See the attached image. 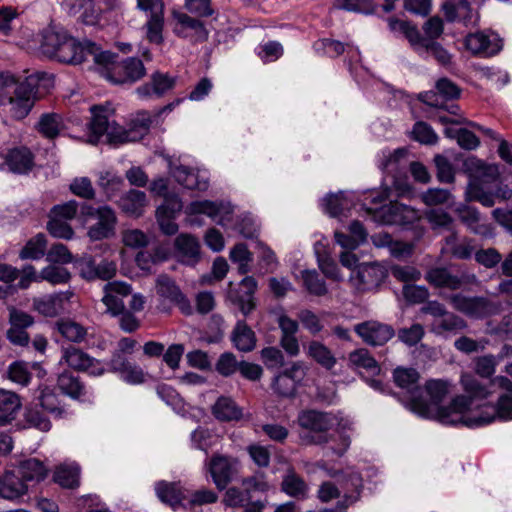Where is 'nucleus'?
Returning a JSON list of instances; mask_svg holds the SVG:
<instances>
[{
  "instance_id": "5",
  "label": "nucleus",
  "mask_w": 512,
  "mask_h": 512,
  "mask_svg": "<svg viewBox=\"0 0 512 512\" xmlns=\"http://www.w3.org/2000/svg\"><path fill=\"white\" fill-rule=\"evenodd\" d=\"M80 219L84 223L91 219L96 220L87 231V236L92 241L109 239L116 234L117 215L109 205L94 207L91 204L83 203L80 207Z\"/></svg>"
},
{
  "instance_id": "36",
  "label": "nucleus",
  "mask_w": 512,
  "mask_h": 512,
  "mask_svg": "<svg viewBox=\"0 0 512 512\" xmlns=\"http://www.w3.org/2000/svg\"><path fill=\"white\" fill-rule=\"evenodd\" d=\"M23 422V424H17L20 429L35 428L42 432H47L51 429V422L49 418L36 403H32L25 407Z\"/></svg>"
},
{
  "instance_id": "49",
  "label": "nucleus",
  "mask_w": 512,
  "mask_h": 512,
  "mask_svg": "<svg viewBox=\"0 0 512 512\" xmlns=\"http://www.w3.org/2000/svg\"><path fill=\"white\" fill-rule=\"evenodd\" d=\"M46 245V236L43 233H38L26 242L19 252V258L21 260H39L45 255Z\"/></svg>"
},
{
  "instance_id": "1",
  "label": "nucleus",
  "mask_w": 512,
  "mask_h": 512,
  "mask_svg": "<svg viewBox=\"0 0 512 512\" xmlns=\"http://www.w3.org/2000/svg\"><path fill=\"white\" fill-rule=\"evenodd\" d=\"M466 395L456 396L448 406H440L448 393V383L443 380H429L421 392L407 402V407L413 413L424 417L434 418L445 425H458L462 413L470 410L474 401L482 400L489 394L486 387L471 375L461 378Z\"/></svg>"
},
{
  "instance_id": "23",
  "label": "nucleus",
  "mask_w": 512,
  "mask_h": 512,
  "mask_svg": "<svg viewBox=\"0 0 512 512\" xmlns=\"http://www.w3.org/2000/svg\"><path fill=\"white\" fill-rule=\"evenodd\" d=\"M146 74L143 62L136 57H128L118 66L117 72L108 73V80L114 84H133Z\"/></svg>"
},
{
  "instance_id": "17",
  "label": "nucleus",
  "mask_w": 512,
  "mask_h": 512,
  "mask_svg": "<svg viewBox=\"0 0 512 512\" xmlns=\"http://www.w3.org/2000/svg\"><path fill=\"white\" fill-rule=\"evenodd\" d=\"M354 330L366 344L371 346H382L395 335L392 326L374 320L358 323Z\"/></svg>"
},
{
  "instance_id": "25",
  "label": "nucleus",
  "mask_w": 512,
  "mask_h": 512,
  "mask_svg": "<svg viewBox=\"0 0 512 512\" xmlns=\"http://www.w3.org/2000/svg\"><path fill=\"white\" fill-rule=\"evenodd\" d=\"M391 175V186L381 192L370 193V195L365 198V201H369L370 204H382L386 199L392 196L405 197L412 193L413 188L406 174L402 176L399 172Z\"/></svg>"
},
{
  "instance_id": "39",
  "label": "nucleus",
  "mask_w": 512,
  "mask_h": 512,
  "mask_svg": "<svg viewBox=\"0 0 512 512\" xmlns=\"http://www.w3.org/2000/svg\"><path fill=\"white\" fill-rule=\"evenodd\" d=\"M448 252L453 258L459 260H468L475 256L476 245L474 239L462 238L458 239L456 233H452L445 239Z\"/></svg>"
},
{
  "instance_id": "52",
  "label": "nucleus",
  "mask_w": 512,
  "mask_h": 512,
  "mask_svg": "<svg viewBox=\"0 0 512 512\" xmlns=\"http://www.w3.org/2000/svg\"><path fill=\"white\" fill-rule=\"evenodd\" d=\"M407 154L406 148H397L393 152L383 151L379 168L388 174L399 173Z\"/></svg>"
},
{
  "instance_id": "19",
  "label": "nucleus",
  "mask_w": 512,
  "mask_h": 512,
  "mask_svg": "<svg viewBox=\"0 0 512 512\" xmlns=\"http://www.w3.org/2000/svg\"><path fill=\"white\" fill-rule=\"evenodd\" d=\"M107 366L108 371L118 374L128 384L137 385L145 381L143 369L120 353H112Z\"/></svg>"
},
{
  "instance_id": "56",
  "label": "nucleus",
  "mask_w": 512,
  "mask_h": 512,
  "mask_svg": "<svg viewBox=\"0 0 512 512\" xmlns=\"http://www.w3.org/2000/svg\"><path fill=\"white\" fill-rule=\"evenodd\" d=\"M467 411L468 410L462 413V419L459 421L458 425L470 428L483 426L491 423L498 416L496 407L491 405H484L479 415L475 417L467 416Z\"/></svg>"
},
{
  "instance_id": "34",
  "label": "nucleus",
  "mask_w": 512,
  "mask_h": 512,
  "mask_svg": "<svg viewBox=\"0 0 512 512\" xmlns=\"http://www.w3.org/2000/svg\"><path fill=\"white\" fill-rule=\"evenodd\" d=\"M467 328V322L460 316L447 312L444 317L434 319L431 323V332L436 335L446 336L457 334Z\"/></svg>"
},
{
  "instance_id": "12",
  "label": "nucleus",
  "mask_w": 512,
  "mask_h": 512,
  "mask_svg": "<svg viewBox=\"0 0 512 512\" xmlns=\"http://www.w3.org/2000/svg\"><path fill=\"white\" fill-rule=\"evenodd\" d=\"M61 361L76 371L88 372L92 376H101L105 373V368L99 360L72 345L62 348Z\"/></svg>"
},
{
  "instance_id": "44",
  "label": "nucleus",
  "mask_w": 512,
  "mask_h": 512,
  "mask_svg": "<svg viewBox=\"0 0 512 512\" xmlns=\"http://www.w3.org/2000/svg\"><path fill=\"white\" fill-rule=\"evenodd\" d=\"M63 128V118L55 112L43 113L36 125L37 131L48 139L56 138Z\"/></svg>"
},
{
  "instance_id": "63",
  "label": "nucleus",
  "mask_w": 512,
  "mask_h": 512,
  "mask_svg": "<svg viewBox=\"0 0 512 512\" xmlns=\"http://www.w3.org/2000/svg\"><path fill=\"white\" fill-rule=\"evenodd\" d=\"M8 378L21 386H27L32 378L27 363L23 361H14L8 367Z\"/></svg>"
},
{
  "instance_id": "7",
  "label": "nucleus",
  "mask_w": 512,
  "mask_h": 512,
  "mask_svg": "<svg viewBox=\"0 0 512 512\" xmlns=\"http://www.w3.org/2000/svg\"><path fill=\"white\" fill-rule=\"evenodd\" d=\"M368 214L373 215L375 221L386 225H410L418 219V214L412 207L391 201L389 205H382L380 208L363 204Z\"/></svg>"
},
{
  "instance_id": "41",
  "label": "nucleus",
  "mask_w": 512,
  "mask_h": 512,
  "mask_svg": "<svg viewBox=\"0 0 512 512\" xmlns=\"http://www.w3.org/2000/svg\"><path fill=\"white\" fill-rule=\"evenodd\" d=\"M212 414L219 421H237L242 417V410L232 398L221 396L212 406Z\"/></svg>"
},
{
  "instance_id": "43",
  "label": "nucleus",
  "mask_w": 512,
  "mask_h": 512,
  "mask_svg": "<svg viewBox=\"0 0 512 512\" xmlns=\"http://www.w3.org/2000/svg\"><path fill=\"white\" fill-rule=\"evenodd\" d=\"M91 56L92 60L98 66L103 67L106 70L105 77L108 79V73H116L117 68V59L118 55L112 53L111 51H102L100 47L96 45V43L89 41L88 43V52L87 58Z\"/></svg>"
},
{
  "instance_id": "60",
  "label": "nucleus",
  "mask_w": 512,
  "mask_h": 512,
  "mask_svg": "<svg viewBox=\"0 0 512 512\" xmlns=\"http://www.w3.org/2000/svg\"><path fill=\"white\" fill-rule=\"evenodd\" d=\"M302 280L309 293L316 296H324L327 294L328 290L325 281L316 270L302 271Z\"/></svg>"
},
{
  "instance_id": "55",
  "label": "nucleus",
  "mask_w": 512,
  "mask_h": 512,
  "mask_svg": "<svg viewBox=\"0 0 512 512\" xmlns=\"http://www.w3.org/2000/svg\"><path fill=\"white\" fill-rule=\"evenodd\" d=\"M56 329L65 339L75 343L82 342L87 335V329L84 326L69 319L57 321Z\"/></svg>"
},
{
  "instance_id": "32",
  "label": "nucleus",
  "mask_w": 512,
  "mask_h": 512,
  "mask_svg": "<svg viewBox=\"0 0 512 512\" xmlns=\"http://www.w3.org/2000/svg\"><path fill=\"white\" fill-rule=\"evenodd\" d=\"M394 383L409 394V401L421 392L420 374L414 368L397 367L393 370Z\"/></svg>"
},
{
  "instance_id": "33",
  "label": "nucleus",
  "mask_w": 512,
  "mask_h": 512,
  "mask_svg": "<svg viewBox=\"0 0 512 512\" xmlns=\"http://www.w3.org/2000/svg\"><path fill=\"white\" fill-rule=\"evenodd\" d=\"M21 407L22 403L18 394L0 389V426L12 423Z\"/></svg>"
},
{
  "instance_id": "16",
  "label": "nucleus",
  "mask_w": 512,
  "mask_h": 512,
  "mask_svg": "<svg viewBox=\"0 0 512 512\" xmlns=\"http://www.w3.org/2000/svg\"><path fill=\"white\" fill-rule=\"evenodd\" d=\"M332 477H338L339 489L343 493V499L337 503L336 508L340 512L359 500L363 487L362 477L357 472H349L342 475L339 472L330 473Z\"/></svg>"
},
{
  "instance_id": "27",
  "label": "nucleus",
  "mask_w": 512,
  "mask_h": 512,
  "mask_svg": "<svg viewBox=\"0 0 512 512\" xmlns=\"http://www.w3.org/2000/svg\"><path fill=\"white\" fill-rule=\"evenodd\" d=\"M386 276L387 271L382 265L378 263H363L357 269L359 289L372 290L377 288Z\"/></svg>"
},
{
  "instance_id": "47",
  "label": "nucleus",
  "mask_w": 512,
  "mask_h": 512,
  "mask_svg": "<svg viewBox=\"0 0 512 512\" xmlns=\"http://www.w3.org/2000/svg\"><path fill=\"white\" fill-rule=\"evenodd\" d=\"M281 489L287 495L296 498L304 499L307 497L308 486L293 469H289L283 477Z\"/></svg>"
},
{
  "instance_id": "53",
  "label": "nucleus",
  "mask_w": 512,
  "mask_h": 512,
  "mask_svg": "<svg viewBox=\"0 0 512 512\" xmlns=\"http://www.w3.org/2000/svg\"><path fill=\"white\" fill-rule=\"evenodd\" d=\"M307 353L309 357L327 370H331L336 364V358L331 350L321 342H310Z\"/></svg>"
},
{
  "instance_id": "61",
  "label": "nucleus",
  "mask_w": 512,
  "mask_h": 512,
  "mask_svg": "<svg viewBox=\"0 0 512 512\" xmlns=\"http://www.w3.org/2000/svg\"><path fill=\"white\" fill-rule=\"evenodd\" d=\"M69 190L75 196L85 200H93L96 196L92 181L88 177L74 178L69 185Z\"/></svg>"
},
{
  "instance_id": "10",
  "label": "nucleus",
  "mask_w": 512,
  "mask_h": 512,
  "mask_svg": "<svg viewBox=\"0 0 512 512\" xmlns=\"http://www.w3.org/2000/svg\"><path fill=\"white\" fill-rule=\"evenodd\" d=\"M427 282L438 288H447L450 290H458L464 285H470L477 282L474 273L463 271L460 274H453L446 267L431 268L425 276Z\"/></svg>"
},
{
  "instance_id": "4",
  "label": "nucleus",
  "mask_w": 512,
  "mask_h": 512,
  "mask_svg": "<svg viewBox=\"0 0 512 512\" xmlns=\"http://www.w3.org/2000/svg\"><path fill=\"white\" fill-rule=\"evenodd\" d=\"M46 75L44 72H36L19 81L12 74H0V95L5 101L3 105H10L13 118L22 120L29 114L37 98L39 83Z\"/></svg>"
},
{
  "instance_id": "64",
  "label": "nucleus",
  "mask_w": 512,
  "mask_h": 512,
  "mask_svg": "<svg viewBox=\"0 0 512 512\" xmlns=\"http://www.w3.org/2000/svg\"><path fill=\"white\" fill-rule=\"evenodd\" d=\"M325 212L331 217H337L348 209V202L342 192L338 194H330L323 199Z\"/></svg>"
},
{
  "instance_id": "58",
  "label": "nucleus",
  "mask_w": 512,
  "mask_h": 512,
  "mask_svg": "<svg viewBox=\"0 0 512 512\" xmlns=\"http://www.w3.org/2000/svg\"><path fill=\"white\" fill-rule=\"evenodd\" d=\"M71 279V273L62 266L49 265L40 271V282L47 281L52 285L66 284Z\"/></svg>"
},
{
  "instance_id": "21",
  "label": "nucleus",
  "mask_w": 512,
  "mask_h": 512,
  "mask_svg": "<svg viewBox=\"0 0 512 512\" xmlns=\"http://www.w3.org/2000/svg\"><path fill=\"white\" fill-rule=\"evenodd\" d=\"M103 292L101 301L106 306V312L116 317L125 309L123 298L132 293V288L126 282L113 281L104 285Z\"/></svg>"
},
{
  "instance_id": "26",
  "label": "nucleus",
  "mask_w": 512,
  "mask_h": 512,
  "mask_svg": "<svg viewBox=\"0 0 512 512\" xmlns=\"http://www.w3.org/2000/svg\"><path fill=\"white\" fill-rule=\"evenodd\" d=\"M73 292L53 293L33 299V308L45 317H55L64 311V302L69 301Z\"/></svg>"
},
{
  "instance_id": "30",
  "label": "nucleus",
  "mask_w": 512,
  "mask_h": 512,
  "mask_svg": "<svg viewBox=\"0 0 512 512\" xmlns=\"http://www.w3.org/2000/svg\"><path fill=\"white\" fill-rule=\"evenodd\" d=\"M230 340L240 352H251L255 349L257 337L255 332L244 320H238L231 332Z\"/></svg>"
},
{
  "instance_id": "18",
  "label": "nucleus",
  "mask_w": 512,
  "mask_h": 512,
  "mask_svg": "<svg viewBox=\"0 0 512 512\" xmlns=\"http://www.w3.org/2000/svg\"><path fill=\"white\" fill-rule=\"evenodd\" d=\"M209 472L219 490H224L238 472V461L232 457L214 455L209 462Z\"/></svg>"
},
{
  "instance_id": "20",
  "label": "nucleus",
  "mask_w": 512,
  "mask_h": 512,
  "mask_svg": "<svg viewBox=\"0 0 512 512\" xmlns=\"http://www.w3.org/2000/svg\"><path fill=\"white\" fill-rule=\"evenodd\" d=\"M176 85V78L168 73L155 71L147 83L137 87L136 93L141 99H159L166 95Z\"/></svg>"
},
{
  "instance_id": "57",
  "label": "nucleus",
  "mask_w": 512,
  "mask_h": 512,
  "mask_svg": "<svg viewBox=\"0 0 512 512\" xmlns=\"http://www.w3.org/2000/svg\"><path fill=\"white\" fill-rule=\"evenodd\" d=\"M54 481L64 488L73 489L79 485V469L76 466H59L54 472Z\"/></svg>"
},
{
  "instance_id": "11",
  "label": "nucleus",
  "mask_w": 512,
  "mask_h": 512,
  "mask_svg": "<svg viewBox=\"0 0 512 512\" xmlns=\"http://www.w3.org/2000/svg\"><path fill=\"white\" fill-rule=\"evenodd\" d=\"M305 377V368L302 362H293L292 365L276 375L272 382V390L280 397H294L297 386Z\"/></svg>"
},
{
  "instance_id": "22",
  "label": "nucleus",
  "mask_w": 512,
  "mask_h": 512,
  "mask_svg": "<svg viewBox=\"0 0 512 512\" xmlns=\"http://www.w3.org/2000/svg\"><path fill=\"white\" fill-rule=\"evenodd\" d=\"M174 254L177 260L188 266H195L201 260L199 240L188 233L179 234L174 240Z\"/></svg>"
},
{
  "instance_id": "28",
  "label": "nucleus",
  "mask_w": 512,
  "mask_h": 512,
  "mask_svg": "<svg viewBox=\"0 0 512 512\" xmlns=\"http://www.w3.org/2000/svg\"><path fill=\"white\" fill-rule=\"evenodd\" d=\"M27 491L28 484L15 469L6 471L0 477V497L14 500L26 494Z\"/></svg>"
},
{
  "instance_id": "51",
  "label": "nucleus",
  "mask_w": 512,
  "mask_h": 512,
  "mask_svg": "<svg viewBox=\"0 0 512 512\" xmlns=\"http://www.w3.org/2000/svg\"><path fill=\"white\" fill-rule=\"evenodd\" d=\"M388 25L392 32L403 34L414 49L423 38L417 26L412 22L392 17L388 19Z\"/></svg>"
},
{
  "instance_id": "35",
  "label": "nucleus",
  "mask_w": 512,
  "mask_h": 512,
  "mask_svg": "<svg viewBox=\"0 0 512 512\" xmlns=\"http://www.w3.org/2000/svg\"><path fill=\"white\" fill-rule=\"evenodd\" d=\"M66 31L62 28L48 27L42 31L40 51L49 58H57L58 50L62 46Z\"/></svg>"
},
{
  "instance_id": "24",
  "label": "nucleus",
  "mask_w": 512,
  "mask_h": 512,
  "mask_svg": "<svg viewBox=\"0 0 512 512\" xmlns=\"http://www.w3.org/2000/svg\"><path fill=\"white\" fill-rule=\"evenodd\" d=\"M89 41L79 42L66 32L56 60L67 64H81L87 60Z\"/></svg>"
},
{
  "instance_id": "42",
  "label": "nucleus",
  "mask_w": 512,
  "mask_h": 512,
  "mask_svg": "<svg viewBox=\"0 0 512 512\" xmlns=\"http://www.w3.org/2000/svg\"><path fill=\"white\" fill-rule=\"evenodd\" d=\"M414 50L423 58L433 56L441 65H448L451 62V55L440 43L426 39L424 36Z\"/></svg>"
},
{
  "instance_id": "37",
  "label": "nucleus",
  "mask_w": 512,
  "mask_h": 512,
  "mask_svg": "<svg viewBox=\"0 0 512 512\" xmlns=\"http://www.w3.org/2000/svg\"><path fill=\"white\" fill-rule=\"evenodd\" d=\"M146 194L143 191L131 189L118 200V206L127 215L139 217L146 206Z\"/></svg>"
},
{
  "instance_id": "14",
  "label": "nucleus",
  "mask_w": 512,
  "mask_h": 512,
  "mask_svg": "<svg viewBox=\"0 0 512 512\" xmlns=\"http://www.w3.org/2000/svg\"><path fill=\"white\" fill-rule=\"evenodd\" d=\"M465 46L473 55L491 57L502 49V40L493 32L478 31L465 38Z\"/></svg>"
},
{
  "instance_id": "29",
  "label": "nucleus",
  "mask_w": 512,
  "mask_h": 512,
  "mask_svg": "<svg viewBox=\"0 0 512 512\" xmlns=\"http://www.w3.org/2000/svg\"><path fill=\"white\" fill-rule=\"evenodd\" d=\"M173 16L180 26L175 29L178 36L187 38L189 36L187 30H192L197 41L204 42L208 39L209 33L203 21L182 12H174Z\"/></svg>"
},
{
  "instance_id": "48",
  "label": "nucleus",
  "mask_w": 512,
  "mask_h": 512,
  "mask_svg": "<svg viewBox=\"0 0 512 512\" xmlns=\"http://www.w3.org/2000/svg\"><path fill=\"white\" fill-rule=\"evenodd\" d=\"M157 497L166 504L176 507L183 500L181 488L178 483L159 481L155 485Z\"/></svg>"
},
{
  "instance_id": "59",
  "label": "nucleus",
  "mask_w": 512,
  "mask_h": 512,
  "mask_svg": "<svg viewBox=\"0 0 512 512\" xmlns=\"http://www.w3.org/2000/svg\"><path fill=\"white\" fill-rule=\"evenodd\" d=\"M349 361L358 368H364L371 373L379 372L377 361L371 356L367 349H358L349 354Z\"/></svg>"
},
{
  "instance_id": "2",
  "label": "nucleus",
  "mask_w": 512,
  "mask_h": 512,
  "mask_svg": "<svg viewBox=\"0 0 512 512\" xmlns=\"http://www.w3.org/2000/svg\"><path fill=\"white\" fill-rule=\"evenodd\" d=\"M90 111L92 114L90 123L92 134L89 142L93 144L97 143L99 138L105 134L112 144L139 141L148 134L150 129L151 120L146 114L133 119L129 128L126 129L110 120V114L113 110L108 105H94L90 108Z\"/></svg>"
},
{
  "instance_id": "15",
  "label": "nucleus",
  "mask_w": 512,
  "mask_h": 512,
  "mask_svg": "<svg viewBox=\"0 0 512 512\" xmlns=\"http://www.w3.org/2000/svg\"><path fill=\"white\" fill-rule=\"evenodd\" d=\"M186 213L190 215L205 214L219 225H226L232 219L233 208L223 201H193L186 207Z\"/></svg>"
},
{
  "instance_id": "46",
  "label": "nucleus",
  "mask_w": 512,
  "mask_h": 512,
  "mask_svg": "<svg viewBox=\"0 0 512 512\" xmlns=\"http://www.w3.org/2000/svg\"><path fill=\"white\" fill-rule=\"evenodd\" d=\"M466 195L469 201H477L485 207H492L495 204V194L483 185L479 178L470 179Z\"/></svg>"
},
{
  "instance_id": "62",
  "label": "nucleus",
  "mask_w": 512,
  "mask_h": 512,
  "mask_svg": "<svg viewBox=\"0 0 512 512\" xmlns=\"http://www.w3.org/2000/svg\"><path fill=\"white\" fill-rule=\"evenodd\" d=\"M230 259L232 262L238 264L239 274L244 275L249 271V263L252 261V255L246 244H236L230 251Z\"/></svg>"
},
{
  "instance_id": "3",
  "label": "nucleus",
  "mask_w": 512,
  "mask_h": 512,
  "mask_svg": "<svg viewBox=\"0 0 512 512\" xmlns=\"http://www.w3.org/2000/svg\"><path fill=\"white\" fill-rule=\"evenodd\" d=\"M336 423L332 413L317 410L302 411L298 416V424L304 431L300 434L307 445H325L337 442L328 449L337 456H342L350 446V439L344 434H332L329 431Z\"/></svg>"
},
{
  "instance_id": "40",
  "label": "nucleus",
  "mask_w": 512,
  "mask_h": 512,
  "mask_svg": "<svg viewBox=\"0 0 512 512\" xmlns=\"http://www.w3.org/2000/svg\"><path fill=\"white\" fill-rule=\"evenodd\" d=\"M26 484L28 482H40L47 477L48 469L44 463L36 458L23 460L15 468Z\"/></svg>"
},
{
  "instance_id": "13",
  "label": "nucleus",
  "mask_w": 512,
  "mask_h": 512,
  "mask_svg": "<svg viewBox=\"0 0 512 512\" xmlns=\"http://www.w3.org/2000/svg\"><path fill=\"white\" fill-rule=\"evenodd\" d=\"M156 293L162 302H168L180 309L185 315L192 314V306L188 298L182 293L176 282L168 275L161 274L156 279Z\"/></svg>"
},
{
  "instance_id": "45",
  "label": "nucleus",
  "mask_w": 512,
  "mask_h": 512,
  "mask_svg": "<svg viewBox=\"0 0 512 512\" xmlns=\"http://www.w3.org/2000/svg\"><path fill=\"white\" fill-rule=\"evenodd\" d=\"M164 9L156 2L154 12H150L149 19L144 25L146 37L151 43L160 44L163 42Z\"/></svg>"
},
{
  "instance_id": "54",
  "label": "nucleus",
  "mask_w": 512,
  "mask_h": 512,
  "mask_svg": "<svg viewBox=\"0 0 512 512\" xmlns=\"http://www.w3.org/2000/svg\"><path fill=\"white\" fill-rule=\"evenodd\" d=\"M97 185L106 195L107 200H112L121 190L124 180L111 171H101L98 173Z\"/></svg>"
},
{
  "instance_id": "9",
  "label": "nucleus",
  "mask_w": 512,
  "mask_h": 512,
  "mask_svg": "<svg viewBox=\"0 0 512 512\" xmlns=\"http://www.w3.org/2000/svg\"><path fill=\"white\" fill-rule=\"evenodd\" d=\"M256 289V280L251 276H247L236 286L229 283L226 297L231 304L238 307L244 316H248L256 307L254 301Z\"/></svg>"
},
{
  "instance_id": "6",
  "label": "nucleus",
  "mask_w": 512,
  "mask_h": 512,
  "mask_svg": "<svg viewBox=\"0 0 512 512\" xmlns=\"http://www.w3.org/2000/svg\"><path fill=\"white\" fill-rule=\"evenodd\" d=\"M446 299L453 309L474 319H483L502 311L500 302L483 296H465L457 293L447 296Z\"/></svg>"
},
{
  "instance_id": "8",
  "label": "nucleus",
  "mask_w": 512,
  "mask_h": 512,
  "mask_svg": "<svg viewBox=\"0 0 512 512\" xmlns=\"http://www.w3.org/2000/svg\"><path fill=\"white\" fill-rule=\"evenodd\" d=\"M75 266L79 271V275L87 280L96 279L109 280L116 275L117 266L114 261L102 259L97 262L92 255L85 254L75 261Z\"/></svg>"
},
{
  "instance_id": "50",
  "label": "nucleus",
  "mask_w": 512,
  "mask_h": 512,
  "mask_svg": "<svg viewBox=\"0 0 512 512\" xmlns=\"http://www.w3.org/2000/svg\"><path fill=\"white\" fill-rule=\"evenodd\" d=\"M38 406L56 418H62L66 413L64 408L60 405V401L55 392L49 387H45L40 391L37 396Z\"/></svg>"
},
{
  "instance_id": "38",
  "label": "nucleus",
  "mask_w": 512,
  "mask_h": 512,
  "mask_svg": "<svg viewBox=\"0 0 512 512\" xmlns=\"http://www.w3.org/2000/svg\"><path fill=\"white\" fill-rule=\"evenodd\" d=\"M57 387L64 395L72 399H80L86 395V387L80 377L69 371L58 375Z\"/></svg>"
},
{
  "instance_id": "31",
  "label": "nucleus",
  "mask_w": 512,
  "mask_h": 512,
  "mask_svg": "<svg viewBox=\"0 0 512 512\" xmlns=\"http://www.w3.org/2000/svg\"><path fill=\"white\" fill-rule=\"evenodd\" d=\"M4 163L11 172L26 174L34 166V155L26 147L14 148L6 154Z\"/></svg>"
}]
</instances>
